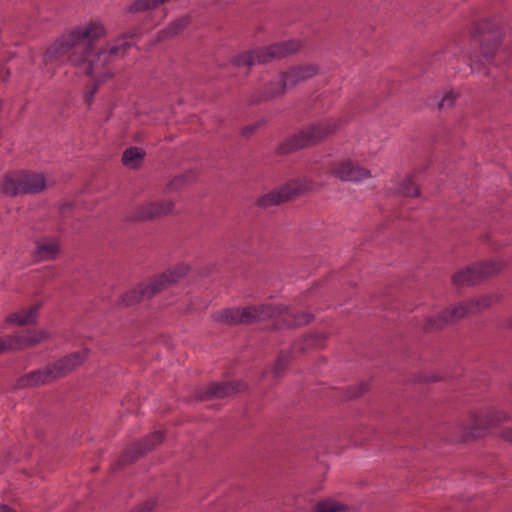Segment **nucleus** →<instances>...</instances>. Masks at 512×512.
Segmentation results:
<instances>
[{
    "mask_svg": "<svg viewBox=\"0 0 512 512\" xmlns=\"http://www.w3.org/2000/svg\"><path fill=\"white\" fill-rule=\"evenodd\" d=\"M105 35L106 28L102 22H84L53 42L47 49L44 59L51 62L69 53L71 65L81 73L96 80H105L109 75L103 71L104 67L123 57L130 47L124 38H119L95 51V43Z\"/></svg>",
    "mask_w": 512,
    "mask_h": 512,
    "instance_id": "1",
    "label": "nucleus"
},
{
    "mask_svg": "<svg viewBox=\"0 0 512 512\" xmlns=\"http://www.w3.org/2000/svg\"><path fill=\"white\" fill-rule=\"evenodd\" d=\"M281 316L284 325L288 327L300 326L307 324L311 321L312 315L302 313L300 315L284 305L272 306L261 305L259 307H246L242 310L239 309H226L220 312L217 320L225 323H250L253 320H265L266 318H275Z\"/></svg>",
    "mask_w": 512,
    "mask_h": 512,
    "instance_id": "2",
    "label": "nucleus"
},
{
    "mask_svg": "<svg viewBox=\"0 0 512 512\" xmlns=\"http://www.w3.org/2000/svg\"><path fill=\"white\" fill-rule=\"evenodd\" d=\"M86 358V351L73 352L59 359L51 366L31 371L22 376L18 381V385L25 388L50 383L71 372L74 368L81 365Z\"/></svg>",
    "mask_w": 512,
    "mask_h": 512,
    "instance_id": "3",
    "label": "nucleus"
},
{
    "mask_svg": "<svg viewBox=\"0 0 512 512\" xmlns=\"http://www.w3.org/2000/svg\"><path fill=\"white\" fill-rule=\"evenodd\" d=\"M497 300V295L490 294L476 299H470L466 302L451 305L436 317L429 318L427 321V326L430 329H441L448 324H452L464 318L468 314H474L488 308Z\"/></svg>",
    "mask_w": 512,
    "mask_h": 512,
    "instance_id": "4",
    "label": "nucleus"
},
{
    "mask_svg": "<svg viewBox=\"0 0 512 512\" xmlns=\"http://www.w3.org/2000/svg\"><path fill=\"white\" fill-rule=\"evenodd\" d=\"M300 48V43L296 40H289L282 43H275L267 47L252 50L246 54L240 55L235 59L237 66H252L255 64H264L274 59H280L296 52Z\"/></svg>",
    "mask_w": 512,
    "mask_h": 512,
    "instance_id": "5",
    "label": "nucleus"
},
{
    "mask_svg": "<svg viewBox=\"0 0 512 512\" xmlns=\"http://www.w3.org/2000/svg\"><path fill=\"white\" fill-rule=\"evenodd\" d=\"M186 272V267H181L178 270L164 272L159 277L150 281V283L147 285L139 286L128 291L123 295L122 302L129 306L144 299L151 298L166 285L177 282L180 277L186 274Z\"/></svg>",
    "mask_w": 512,
    "mask_h": 512,
    "instance_id": "6",
    "label": "nucleus"
},
{
    "mask_svg": "<svg viewBox=\"0 0 512 512\" xmlns=\"http://www.w3.org/2000/svg\"><path fill=\"white\" fill-rule=\"evenodd\" d=\"M337 128L338 124L334 120H326L324 122L311 125L288 139L286 142V150L293 151L315 145L324 140Z\"/></svg>",
    "mask_w": 512,
    "mask_h": 512,
    "instance_id": "7",
    "label": "nucleus"
},
{
    "mask_svg": "<svg viewBox=\"0 0 512 512\" xmlns=\"http://www.w3.org/2000/svg\"><path fill=\"white\" fill-rule=\"evenodd\" d=\"M503 268L504 263L500 260L475 263L455 273L452 280L456 285H473L500 272Z\"/></svg>",
    "mask_w": 512,
    "mask_h": 512,
    "instance_id": "8",
    "label": "nucleus"
},
{
    "mask_svg": "<svg viewBox=\"0 0 512 512\" xmlns=\"http://www.w3.org/2000/svg\"><path fill=\"white\" fill-rule=\"evenodd\" d=\"M318 68L315 65L294 67L285 72L280 78L275 79L271 84L273 89L267 92L268 97H274L284 93L285 89L297 83L311 78L317 74Z\"/></svg>",
    "mask_w": 512,
    "mask_h": 512,
    "instance_id": "9",
    "label": "nucleus"
},
{
    "mask_svg": "<svg viewBox=\"0 0 512 512\" xmlns=\"http://www.w3.org/2000/svg\"><path fill=\"white\" fill-rule=\"evenodd\" d=\"M47 337L43 330H29L24 333H15L0 337L2 351H20L33 347Z\"/></svg>",
    "mask_w": 512,
    "mask_h": 512,
    "instance_id": "10",
    "label": "nucleus"
},
{
    "mask_svg": "<svg viewBox=\"0 0 512 512\" xmlns=\"http://www.w3.org/2000/svg\"><path fill=\"white\" fill-rule=\"evenodd\" d=\"M502 32L499 22L496 19H483L477 22L472 30V36L482 48L487 45L495 47L498 45Z\"/></svg>",
    "mask_w": 512,
    "mask_h": 512,
    "instance_id": "11",
    "label": "nucleus"
},
{
    "mask_svg": "<svg viewBox=\"0 0 512 512\" xmlns=\"http://www.w3.org/2000/svg\"><path fill=\"white\" fill-rule=\"evenodd\" d=\"M245 389L246 385L241 382H212L200 388L197 396L203 400L211 398H223Z\"/></svg>",
    "mask_w": 512,
    "mask_h": 512,
    "instance_id": "12",
    "label": "nucleus"
},
{
    "mask_svg": "<svg viewBox=\"0 0 512 512\" xmlns=\"http://www.w3.org/2000/svg\"><path fill=\"white\" fill-rule=\"evenodd\" d=\"M300 192V188L294 183H288L277 190L271 191L265 195H263L259 200L258 204L261 207H269L273 205H278L281 202L287 201L292 197L298 195Z\"/></svg>",
    "mask_w": 512,
    "mask_h": 512,
    "instance_id": "13",
    "label": "nucleus"
},
{
    "mask_svg": "<svg viewBox=\"0 0 512 512\" xmlns=\"http://www.w3.org/2000/svg\"><path fill=\"white\" fill-rule=\"evenodd\" d=\"M333 175L341 181L359 182L371 176L364 168L354 165L351 161H344L333 169Z\"/></svg>",
    "mask_w": 512,
    "mask_h": 512,
    "instance_id": "14",
    "label": "nucleus"
},
{
    "mask_svg": "<svg viewBox=\"0 0 512 512\" xmlns=\"http://www.w3.org/2000/svg\"><path fill=\"white\" fill-rule=\"evenodd\" d=\"M163 441V435L161 432H153L148 435L143 442L136 443L133 447L127 450L123 455V461L125 463L132 462L140 455L154 448L156 445Z\"/></svg>",
    "mask_w": 512,
    "mask_h": 512,
    "instance_id": "15",
    "label": "nucleus"
},
{
    "mask_svg": "<svg viewBox=\"0 0 512 512\" xmlns=\"http://www.w3.org/2000/svg\"><path fill=\"white\" fill-rule=\"evenodd\" d=\"M173 208L172 201L149 202L139 208L137 217L143 220L152 219L172 212Z\"/></svg>",
    "mask_w": 512,
    "mask_h": 512,
    "instance_id": "16",
    "label": "nucleus"
},
{
    "mask_svg": "<svg viewBox=\"0 0 512 512\" xmlns=\"http://www.w3.org/2000/svg\"><path fill=\"white\" fill-rule=\"evenodd\" d=\"M60 251V245L55 239L36 241L33 258L36 261L54 260Z\"/></svg>",
    "mask_w": 512,
    "mask_h": 512,
    "instance_id": "17",
    "label": "nucleus"
},
{
    "mask_svg": "<svg viewBox=\"0 0 512 512\" xmlns=\"http://www.w3.org/2000/svg\"><path fill=\"white\" fill-rule=\"evenodd\" d=\"M21 181L23 183L24 195L26 194H37L42 192L46 187V180L41 173H29L20 171Z\"/></svg>",
    "mask_w": 512,
    "mask_h": 512,
    "instance_id": "18",
    "label": "nucleus"
},
{
    "mask_svg": "<svg viewBox=\"0 0 512 512\" xmlns=\"http://www.w3.org/2000/svg\"><path fill=\"white\" fill-rule=\"evenodd\" d=\"M39 305L31 306L19 312L7 316L6 322L11 325L25 326L36 323L38 317Z\"/></svg>",
    "mask_w": 512,
    "mask_h": 512,
    "instance_id": "19",
    "label": "nucleus"
},
{
    "mask_svg": "<svg viewBox=\"0 0 512 512\" xmlns=\"http://www.w3.org/2000/svg\"><path fill=\"white\" fill-rule=\"evenodd\" d=\"M23 183L21 181V173L16 172L10 175H6L3 178L1 185V192L10 197H17L24 195Z\"/></svg>",
    "mask_w": 512,
    "mask_h": 512,
    "instance_id": "20",
    "label": "nucleus"
},
{
    "mask_svg": "<svg viewBox=\"0 0 512 512\" xmlns=\"http://www.w3.org/2000/svg\"><path fill=\"white\" fill-rule=\"evenodd\" d=\"M145 152L138 147H130L123 152L122 162L129 168H137L142 163Z\"/></svg>",
    "mask_w": 512,
    "mask_h": 512,
    "instance_id": "21",
    "label": "nucleus"
},
{
    "mask_svg": "<svg viewBox=\"0 0 512 512\" xmlns=\"http://www.w3.org/2000/svg\"><path fill=\"white\" fill-rule=\"evenodd\" d=\"M189 23V19L187 17H182L176 19L168 27L161 30L159 34V38L164 39L167 37H173L177 35L181 30H183Z\"/></svg>",
    "mask_w": 512,
    "mask_h": 512,
    "instance_id": "22",
    "label": "nucleus"
},
{
    "mask_svg": "<svg viewBox=\"0 0 512 512\" xmlns=\"http://www.w3.org/2000/svg\"><path fill=\"white\" fill-rule=\"evenodd\" d=\"M324 338L322 335H307L303 339L299 340L293 345L295 351H304L310 347H320L323 343Z\"/></svg>",
    "mask_w": 512,
    "mask_h": 512,
    "instance_id": "23",
    "label": "nucleus"
},
{
    "mask_svg": "<svg viewBox=\"0 0 512 512\" xmlns=\"http://www.w3.org/2000/svg\"><path fill=\"white\" fill-rule=\"evenodd\" d=\"M344 507L334 501H325L317 505L316 512H343Z\"/></svg>",
    "mask_w": 512,
    "mask_h": 512,
    "instance_id": "24",
    "label": "nucleus"
},
{
    "mask_svg": "<svg viewBox=\"0 0 512 512\" xmlns=\"http://www.w3.org/2000/svg\"><path fill=\"white\" fill-rule=\"evenodd\" d=\"M401 193L405 196H418L419 189L414 184L412 178H407L401 185Z\"/></svg>",
    "mask_w": 512,
    "mask_h": 512,
    "instance_id": "25",
    "label": "nucleus"
},
{
    "mask_svg": "<svg viewBox=\"0 0 512 512\" xmlns=\"http://www.w3.org/2000/svg\"><path fill=\"white\" fill-rule=\"evenodd\" d=\"M288 363V358L284 355H281L276 364H275V367H274V370H273V373L278 376L280 374V372L285 368V366L287 365Z\"/></svg>",
    "mask_w": 512,
    "mask_h": 512,
    "instance_id": "26",
    "label": "nucleus"
},
{
    "mask_svg": "<svg viewBox=\"0 0 512 512\" xmlns=\"http://www.w3.org/2000/svg\"><path fill=\"white\" fill-rule=\"evenodd\" d=\"M454 101H455L454 94L448 93L442 98L441 102L439 103V108L443 109L446 107H452L454 104Z\"/></svg>",
    "mask_w": 512,
    "mask_h": 512,
    "instance_id": "27",
    "label": "nucleus"
},
{
    "mask_svg": "<svg viewBox=\"0 0 512 512\" xmlns=\"http://www.w3.org/2000/svg\"><path fill=\"white\" fill-rule=\"evenodd\" d=\"M184 182V177L183 176H178V177H175L171 182H170V186L172 188H178L180 187V185Z\"/></svg>",
    "mask_w": 512,
    "mask_h": 512,
    "instance_id": "28",
    "label": "nucleus"
},
{
    "mask_svg": "<svg viewBox=\"0 0 512 512\" xmlns=\"http://www.w3.org/2000/svg\"><path fill=\"white\" fill-rule=\"evenodd\" d=\"M256 129V126L254 125H250V126H247L243 129L242 133L245 135V136H249L251 133H253V131Z\"/></svg>",
    "mask_w": 512,
    "mask_h": 512,
    "instance_id": "29",
    "label": "nucleus"
},
{
    "mask_svg": "<svg viewBox=\"0 0 512 512\" xmlns=\"http://www.w3.org/2000/svg\"><path fill=\"white\" fill-rule=\"evenodd\" d=\"M152 508H153L152 503H146L143 507H141L136 512H150L152 510Z\"/></svg>",
    "mask_w": 512,
    "mask_h": 512,
    "instance_id": "30",
    "label": "nucleus"
},
{
    "mask_svg": "<svg viewBox=\"0 0 512 512\" xmlns=\"http://www.w3.org/2000/svg\"><path fill=\"white\" fill-rule=\"evenodd\" d=\"M503 437H504L507 441L512 442V429L506 430V431L503 433Z\"/></svg>",
    "mask_w": 512,
    "mask_h": 512,
    "instance_id": "31",
    "label": "nucleus"
},
{
    "mask_svg": "<svg viewBox=\"0 0 512 512\" xmlns=\"http://www.w3.org/2000/svg\"><path fill=\"white\" fill-rule=\"evenodd\" d=\"M0 512H14L9 506L0 504Z\"/></svg>",
    "mask_w": 512,
    "mask_h": 512,
    "instance_id": "32",
    "label": "nucleus"
},
{
    "mask_svg": "<svg viewBox=\"0 0 512 512\" xmlns=\"http://www.w3.org/2000/svg\"><path fill=\"white\" fill-rule=\"evenodd\" d=\"M9 77V71H6L3 75L0 76V81L5 82Z\"/></svg>",
    "mask_w": 512,
    "mask_h": 512,
    "instance_id": "33",
    "label": "nucleus"
},
{
    "mask_svg": "<svg viewBox=\"0 0 512 512\" xmlns=\"http://www.w3.org/2000/svg\"><path fill=\"white\" fill-rule=\"evenodd\" d=\"M93 94H94V91H92L91 93L87 94L86 95V98H87V102L90 103L92 97H93Z\"/></svg>",
    "mask_w": 512,
    "mask_h": 512,
    "instance_id": "34",
    "label": "nucleus"
}]
</instances>
